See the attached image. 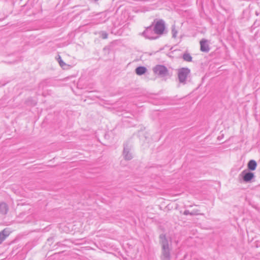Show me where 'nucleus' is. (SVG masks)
I'll return each instance as SVG.
<instances>
[{
	"instance_id": "f257e3e1",
	"label": "nucleus",
	"mask_w": 260,
	"mask_h": 260,
	"mask_svg": "<svg viewBox=\"0 0 260 260\" xmlns=\"http://www.w3.org/2000/svg\"><path fill=\"white\" fill-rule=\"evenodd\" d=\"M159 243L161 246V260L171 259V249L169 247V241L165 234H161L159 235Z\"/></svg>"
},
{
	"instance_id": "f03ea898",
	"label": "nucleus",
	"mask_w": 260,
	"mask_h": 260,
	"mask_svg": "<svg viewBox=\"0 0 260 260\" xmlns=\"http://www.w3.org/2000/svg\"><path fill=\"white\" fill-rule=\"evenodd\" d=\"M190 74V70L188 68H182L178 70V77L179 82L185 84L188 76Z\"/></svg>"
},
{
	"instance_id": "7ed1b4c3",
	"label": "nucleus",
	"mask_w": 260,
	"mask_h": 260,
	"mask_svg": "<svg viewBox=\"0 0 260 260\" xmlns=\"http://www.w3.org/2000/svg\"><path fill=\"white\" fill-rule=\"evenodd\" d=\"M153 71L155 74L160 77H164L169 75V70L164 65L157 64L153 68Z\"/></svg>"
},
{
	"instance_id": "20e7f679",
	"label": "nucleus",
	"mask_w": 260,
	"mask_h": 260,
	"mask_svg": "<svg viewBox=\"0 0 260 260\" xmlns=\"http://www.w3.org/2000/svg\"><path fill=\"white\" fill-rule=\"evenodd\" d=\"M142 35L146 39L150 40H155L158 38L152 25L147 27L143 32Z\"/></svg>"
},
{
	"instance_id": "39448f33",
	"label": "nucleus",
	"mask_w": 260,
	"mask_h": 260,
	"mask_svg": "<svg viewBox=\"0 0 260 260\" xmlns=\"http://www.w3.org/2000/svg\"><path fill=\"white\" fill-rule=\"evenodd\" d=\"M239 176L242 178L244 182L248 183L254 178V174L247 170H245L240 173Z\"/></svg>"
},
{
	"instance_id": "423d86ee",
	"label": "nucleus",
	"mask_w": 260,
	"mask_h": 260,
	"mask_svg": "<svg viewBox=\"0 0 260 260\" xmlns=\"http://www.w3.org/2000/svg\"><path fill=\"white\" fill-rule=\"evenodd\" d=\"M153 28L156 35H162L165 28L164 21L162 19L158 20Z\"/></svg>"
},
{
	"instance_id": "0eeeda50",
	"label": "nucleus",
	"mask_w": 260,
	"mask_h": 260,
	"mask_svg": "<svg viewBox=\"0 0 260 260\" xmlns=\"http://www.w3.org/2000/svg\"><path fill=\"white\" fill-rule=\"evenodd\" d=\"M10 234L9 230L6 228L0 232V244L8 237Z\"/></svg>"
},
{
	"instance_id": "6e6552de",
	"label": "nucleus",
	"mask_w": 260,
	"mask_h": 260,
	"mask_svg": "<svg viewBox=\"0 0 260 260\" xmlns=\"http://www.w3.org/2000/svg\"><path fill=\"white\" fill-rule=\"evenodd\" d=\"M201 50L202 52H208L209 50V47L207 44V41L205 39H202L200 41Z\"/></svg>"
},
{
	"instance_id": "1a4fd4ad",
	"label": "nucleus",
	"mask_w": 260,
	"mask_h": 260,
	"mask_svg": "<svg viewBox=\"0 0 260 260\" xmlns=\"http://www.w3.org/2000/svg\"><path fill=\"white\" fill-rule=\"evenodd\" d=\"M257 167V163L255 160L251 159L249 160L247 164V168L249 171H254Z\"/></svg>"
},
{
	"instance_id": "9d476101",
	"label": "nucleus",
	"mask_w": 260,
	"mask_h": 260,
	"mask_svg": "<svg viewBox=\"0 0 260 260\" xmlns=\"http://www.w3.org/2000/svg\"><path fill=\"white\" fill-rule=\"evenodd\" d=\"M8 206L5 203L2 202L0 203V213L5 215L8 211Z\"/></svg>"
},
{
	"instance_id": "9b49d317",
	"label": "nucleus",
	"mask_w": 260,
	"mask_h": 260,
	"mask_svg": "<svg viewBox=\"0 0 260 260\" xmlns=\"http://www.w3.org/2000/svg\"><path fill=\"white\" fill-rule=\"evenodd\" d=\"M146 71H147L146 68H145V67H143V66L138 67L135 70L136 73L138 75H143L146 72Z\"/></svg>"
},
{
	"instance_id": "f8f14e48",
	"label": "nucleus",
	"mask_w": 260,
	"mask_h": 260,
	"mask_svg": "<svg viewBox=\"0 0 260 260\" xmlns=\"http://www.w3.org/2000/svg\"><path fill=\"white\" fill-rule=\"evenodd\" d=\"M123 154L125 159L131 160L132 158V154L129 152V149L126 147L124 148Z\"/></svg>"
},
{
	"instance_id": "ddd939ff",
	"label": "nucleus",
	"mask_w": 260,
	"mask_h": 260,
	"mask_svg": "<svg viewBox=\"0 0 260 260\" xmlns=\"http://www.w3.org/2000/svg\"><path fill=\"white\" fill-rule=\"evenodd\" d=\"M182 58L184 59V60L187 61V62H190L192 61V57L190 55V54L188 53H185L183 54Z\"/></svg>"
},
{
	"instance_id": "4468645a",
	"label": "nucleus",
	"mask_w": 260,
	"mask_h": 260,
	"mask_svg": "<svg viewBox=\"0 0 260 260\" xmlns=\"http://www.w3.org/2000/svg\"><path fill=\"white\" fill-rule=\"evenodd\" d=\"M183 214L185 215H198L199 214L198 210H193V211H192V212H189V210H185L184 211Z\"/></svg>"
},
{
	"instance_id": "2eb2a0df",
	"label": "nucleus",
	"mask_w": 260,
	"mask_h": 260,
	"mask_svg": "<svg viewBox=\"0 0 260 260\" xmlns=\"http://www.w3.org/2000/svg\"><path fill=\"white\" fill-rule=\"evenodd\" d=\"M99 34L100 35V37L103 39H106L108 38V34L107 32H106L105 31H101L99 32Z\"/></svg>"
},
{
	"instance_id": "dca6fc26",
	"label": "nucleus",
	"mask_w": 260,
	"mask_h": 260,
	"mask_svg": "<svg viewBox=\"0 0 260 260\" xmlns=\"http://www.w3.org/2000/svg\"><path fill=\"white\" fill-rule=\"evenodd\" d=\"M177 32H177V30H176V29L175 28V25H173L172 26V34L173 38H176Z\"/></svg>"
},
{
	"instance_id": "f3484780",
	"label": "nucleus",
	"mask_w": 260,
	"mask_h": 260,
	"mask_svg": "<svg viewBox=\"0 0 260 260\" xmlns=\"http://www.w3.org/2000/svg\"><path fill=\"white\" fill-rule=\"evenodd\" d=\"M57 60H58V62L61 67L63 68L64 66H66L67 65L66 63H65L63 61V60H62L61 56L60 55L58 56Z\"/></svg>"
},
{
	"instance_id": "a211bd4d",
	"label": "nucleus",
	"mask_w": 260,
	"mask_h": 260,
	"mask_svg": "<svg viewBox=\"0 0 260 260\" xmlns=\"http://www.w3.org/2000/svg\"><path fill=\"white\" fill-rule=\"evenodd\" d=\"M36 104H37V102H36V101H34V102H33L32 105H33V106H35V105H36Z\"/></svg>"
}]
</instances>
